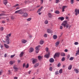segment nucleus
Instances as JSON below:
<instances>
[{
	"label": "nucleus",
	"mask_w": 79,
	"mask_h": 79,
	"mask_svg": "<svg viewBox=\"0 0 79 79\" xmlns=\"http://www.w3.org/2000/svg\"><path fill=\"white\" fill-rule=\"evenodd\" d=\"M25 11L26 10L24 9H20L19 10V14H21V15L24 14Z\"/></svg>",
	"instance_id": "nucleus-1"
},
{
	"label": "nucleus",
	"mask_w": 79,
	"mask_h": 79,
	"mask_svg": "<svg viewBox=\"0 0 79 79\" xmlns=\"http://www.w3.org/2000/svg\"><path fill=\"white\" fill-rule=\"evenodd\" d=\"M6 42L7 44H10V37H6Z\"/></svg>",
	"instance_id": "nucleus-2"
},
{
	"label": "nucleus",
	"mask_w": 79,
	"mask_h": 79,
	"mask_svg": "<svg viewBox=\"0 0 79 79\" xmlns=\"http://www.w3.org/2000/svg\"><path fill=\"white\" fill-rule=\"evenodd\" d=\"M60 55V53L59 52L56 53L54 55V58H55L56 57H59Z\"/></svg>",
	"instance_id": "nucleus-3"
},
{
	"label": "nucleus",
	"mask_w": 79,
	"mask_h": 79,
	"mask_svg": "<svg viewBox=\"0 0 79 79\" xmlns=\"http://www.w3.org/2000/svg\"><path fill=\"white\" fill-rule=\"evenodd\" d=\"M68 23V22H67V21H64L63 23L62 24V26H64V27H66V25Z\"/></svg>",
	"instance_id": "nucleus-4"
},
{
	"label": "nucleus",
	"mask_w": 79,
	"mask_h": 79,
	"mask_svg": "<svg viewBox=\"0 0 79 79\" xmlns=\"http://www.w3.org/2000/svg\"><path fill=\"white\" fill-rule=\"evenodd\" d=\"M32 59L33 60L32 61L33 64H35V63H37V59H34V58H32Z\"/></svg>",
	"instance_id": "nucleus-5"
},
{
	"label": "nucleus",
	"mask_w": 79,
	"mask_h": 79,
	"mask_svg": "<svg viewBox=\"0 0 79 79\" xmlns=\"http://www.w3.org/2000/svg\"><path fill=\"white\" fill-rule=\"evenodd\" d=\"M47 32H48V33H49L50 34L53 33V31H52V30L50 29H48L47 30Z\"/></svg>",
	"instance_id": "nucleus-6"
},
{
	"label": "nucleus",
	"mask_w": 79,
	"mask_h": 79,
	"mask_svg": "<svg viewBox=\"0 0 79 79\" xmlns=\"http://www.w3.org/2000/svg\"><path fill=\"white\" fill-rule=\"evenodd\" d=\"M50 53H48L47 54H46L44 55V57H46V58H48L50 57Z\"/></svg>",
	"instance_id": "nucleus-7"
},
{
	"label": "nucleus",
	"mask_w": 79,
	"mask_h": 79,
	"mask_svg": "<svg viewBox=\"0 0 79 79\" xmlns=\"http://www.w3.org/2000/svg\"><path fill=\"white\" fill-rule=\"evenodd\" d=\"M34 51V49L32 48H31L29 50V53H31Z\"/></svg>",
	"instance_id": "nucleus-8"
},
{
	"label": "nucleus",
	"mask_w": 79,
	"mask_h": 79,
	"mask_svg": "<svg viewBox=\"0 0 79 79\" xmlns=\"http://www.w3.org/2000/svg\"><path fill=\"white\" fill-rule=\"evenodd\" d=\"M35 52L36 53H39V49L38 48V47H35Z\"/></svg>",
	"instance_id": "nucleus-9"
},
{
	"label": "nucleus",
	"mask_w": 79,
	"mask_h": 79,
	"mask_svg": "<svg viewBox=\"0 0 79 79\" xmlns=\"http://www.w3.org/2000/svg\"><path fill=\"white\" fill-rule=\"evenodd\" d=\"M43 58V57L42 56H38V60H41Z\"/></svg>",
	"instance_id": "nucleus-10"
},
{
	"label": "nucleus",
	"mask_w": 79,
	"mask_h": 79,
	"mask_svg": "<svg viewBox=\"0 0 79 79\" xmlns=\"http://www.w3.org/2000/svg\"><path fill=\"white\" fill-rule=\"evenodd\" d=\"M49 61L50 63H53L54 62V59L51 58L49 59Z\"/></svg>",
	"instance_id": "nucleus-11"
},
{
	"label": "nucleus",
	"mask_w": 79,
	"mask_h": 79,
	"mask_svg": "<svg viewBox=\"0 0 79 79\" xmlns=\"http://www.w3.org/2000/svg\"><path fill=\"white\" fill-rule=\"evenodd\" d=\"M68 7L67 6H64L62 7V11L63 12H64V9H65V8H67Z\"/></svg>",
	"instance_id": "nucleus-12"
},
{
	"label": "nucleus",
	"mask_w": 79,
	"mask_h": 79,
	"mask_svg": "<svg viewBox=\"0 0 79 79\" xmlns=\"http://www.w3.org/2000/svg\"><path fill=\"white\" fill-rule=\"evenodd\" d=\"M42 8H43V6H42L40 9H38L37 11V13H39L42 10Z\"/></svg>",
	"instance_id": "nucleus-13"
},
{
	"label": "nucleus",
	"mask_w": 79,
	"mask_h": 79,
	"mask_svg": "<svg viewBox=\"0 0 79 79\" xmlns=\"http://www.w3.org/2000/svg\"><path fill=\"white\" fill-rule=\"evenodd\" d=\"M71 69H72V65H70L68 67V69H69V70H71Z\"/></svg>",
	"instance_id": "nucleus-14"
},
{
	"label": "nucleus",
	"mask_w": 79,
	"mask_h": 79,
	"mask_svg": "<svg viewBox=\"0 0 79 79\" xmlns=\"http://www.w3.org/2000/svg\"><path fill=\"white\" fill-rule=\"evenodd\" d=\"M58 19L61 21H63V20L64 19V17H60Z\"/></svg>",
	"instance_id": "nucleus-15"
},
{
	"label": "nucleus",
	"mask_w": 79,
	"mask_h": 79,
	"mask_svg": "<svg viewBox=\"0 0 79 79\" xmlns=\"http://www.w3.org/2000/svg\"><path fill=\"white\" fill-rule=\"evenodd\" d=\"M39 63H36L34 66V67L35 68H37L38 66H39Z\"/></svg>",
	"instance_id": "nucleus-16"
},
{
	"label": "nucleus",
	"mask_w": 79,
	"mask_h": 79,
	"mask_svg": "<svg viewBox=\"0 0 79 79\" xmlns=\"http://www.w3.org/2000/svg\"><path fill=\"white\" fill-rule=\"evenodd\" d=\"M22 42L23 44H25V43L27 42V40H22Z\"/></svg>",
	"instance_id": "nucleus-17"
},
{
	"label": "nucleus",
	"mask_w": 79,
	"mask_h": 79,
	"mask_svg": "<svg viewBox=\"0 0 79 79\" xmlns=\"http://www.w3.org/2000/svg\"><path fill=\"white\" fill-rule=\"evenodd\" d=\"M23 55H24V52H21L20 54L19 55L20 57H22L23 56Z\"/></svg>",
	"instance_id": "nucleus-18"
},
{
	"label": "nucleus",
	"mask_w": 79,
	"mask_h": 79,
	"mask_svg": "<svg viewBox=\"0 0 79 79\" xmlns=\"http://www.w3.org/2000/svg\"><path fill=\"white\" fill-rule=\"evenodd\" d=\"M44 40H41L40 41V44L41 45H42L43 44H44Z\"/></svg>",
	"instance_id": "nucleus-19"
},
{
	"label": "nucleus",
	"mask_w": 79,
	"mask_h": 79,
	"mask_svg": "<svg viewBox=\"0 0 79 79\" xmlns=\"http://www.w3.org/2000/svg\"><path fill=\"white\" fill-rule=\"evenodd\" d=\"M48 16L49 18H52V14L50 13H48Z\"/></svg>",
	"instance_id": "nucleus-20"
},
{
	"label": "nucleus",
	"mask_w": 79,
	"mask_h": 79,
	"mask_svg": "<svg viewBox=\"0 0 79 79\" xmlns=\"http://www.w3.org/2000/svg\"><path fill=\"white\" fill-rule=\"evenodd\" d=\"M60 44V42L59 41L57 42L55 44H56V47H58V45Z\"/></svg>",
	"instance_id": "nucleus-21"
},
{
	"label": "nucleus",
	"mask_w": 79,
	"mask_h": 79,
	"mask_svg": "<svg viewBox=\"0 0 79 79\" xmlns=\"http://www.w3.org/2000/svg\"><path fill=\"white\" fill-rule=\"evenodd\" d=\"M74 71H75L76 73H79V70L76 69H74Z\"/></svg>",
	"instance_id": "nucleus-22"
},
{
	"label": "nucleus",
	"mask_w": 79,
	"mask_h": 79,
	"mask_svg": "<svg viewBox=\"0 0 79 79\" xmlns=\"http://www.w3.org/2000/svg\"><path fill=\"white\" fill-rule=\"evenodd\" d=\"M60 55L62 56H65V53L63 52H61Z\"/></svg>",
	"instance_id": "nucleus-23"
},
{
	"label": "nucleus",
	"mask_w": 79,
	"mask_h": 79,
	"mask_svg": "<svg viewBox=\"0 0 79 79\" xmlns=\"http://www.w3.org/2000/svg\"><path fill=\"white\" fill-rule=\"evenodd\" d=\"M4 46L6 48H9V46L6 44H4Z\"/></svg>",
	"instance_id": "nucleus-24"
},
{
	"label": "nucleus",
	"mask_w": 79,
	"mask_h": 79,
	"mask_svg": "<svg viewBox=\"0 0 79 79\" xmlns=\"http://www.w3.org/2000/svg\"><path fill=\"white\" fill-rule=\"evenodd\" d=\"M53 37L54 39H57V35H53Z\"/></svg>",
	"instance_id": "nucleus-25"
},
{
	"label": "nucleus",
	"mask_w": 79,
	"mask_h": 79,
	"mask_svg": "<svg viewBox=\"0 0 79 79\" xmlns=\"http://www.w3.org/2000/svg\"><path fill=\"white\" fill-rule=\"evenodd\" d=\"M55 13H56V14H60V11H59L58 10H56L55 11Z\"/></svg>",
	"instance_id": "nucleus-26"
},
{
	"label": "nucleus",
	"mask_w": 79,
	"mask_h": 79,
	"mask_svg": "<svg viewBox=\"0 0 79 79\" xmlns=\"http://www.w3.org/2000/svg\"><path fill=\"white\" fill-rule=\"evenodd\" d=\"M79 47L78 48V51L76 52V55H79Z\"/></svg>",
	"instance_id": "nucleus-27"
},
{
	"label": "nucleus",
	"mask_w": 79,
	"mask_h": 79,
	"mask_svg": "<svg viewBox=\"0 0 79 79\" xmlns=\"http://www.w3.org/2000/svg\"><path fill=\"white\" fill-rule=\"evenodd\" d=\"M23 16L25 17H27V13H24Z\"/></svg>",
	"instance_id": "nucleus-28"
},
{
	"label": "nucleus",
	"mask_w": 79,
	"mask_h": 79,
	"mask_svg": "<svg viewBox=\"0 0 79 79\" xmlns=\"http://www.w3.org/2000/svg\"><path fill=\"white\" fill-rule=\"evenodd\" d=\"M11 19L12 20H14L15 19V17L13 16H11Z\"/></svg>",
	"instance_id": "nucleus-29"
},
{
	"label": "nucleus",
	"mask_w": 79,
	"mask_h": 79,
	"mask_svg": "<svg viewBox=\"0 0 79 79\" xmlns=\"http://www.w3.org/2000/svg\"><path fill=\"white\" fill-rule=\"evenodd\" d=\"M48 23V20H46L45 22H44V23L45 24H47Z\"/></svg>",
	"instance_id": "nucleus-30"
},
{
	"label": "nucleus",
	"mask_w": 79,
	"mask_h": 79,
	"mask_svg": "<svg viewBox=\"0 0 79 79\" xmlns=\"http://www.w3.org/2000/svg\"><path fill=\"white\" fill-rule=\"evenodd\" d=\"M29 2V1H26L25 2V3L26 4H28Z\"/></svg>",
	"instance_id": "nucleus-31"
},
{
	"label": "nucleus",
	"mask_w": 79,
	"mask_h": 79,
	"mask_svg": "<svg viewBox=\"0 0 79 79\" xmlns=\"http://www.w3.org/2000/svg\"><path fill=\"white\" fill-rule=\"evenodd\" d=\"M74 60V57H71L69 59V60H70L71 61H72V60Z\"/></svg>",
	"instance_id": "nucleus-32"
},
{
	"label": "nucleus",
	"mask_w": 79,
	"mask_h": 79,
	"mask_svg": "<svg viewBox=\"0 0 79 79\" xmlns=\"http://www.w3.org/2000/svg\"><path fill=\"white\" fill-rule=\"evenodd\" d=\"M11 33H10L9 34L7 35L6 37H11Z\"/></svg>",
	"instance_id": "nucleus-33"
},
{
	"label": "nucleus",
	"mask_w": 79,
	"mask_h": 79,
	"mask_svg": "<svg viewBox=\"0 0 79 79\" xmlns=\"http://www.w3.org/2000/svg\"><path fill=\"white\" fill-rule=\"evenodd\" d=\"M3 29L4 28L3 27H1L0 28V31H3Z\"/></svg>",
	"instance_id": "nucleus-34"
},
{
	"label": "nucleus",
	"mask_w": 79,
	"mask_h": 79,
	"mask_svg": "<svg viewBox=\"0 0 79 79\" xmlns=\"http://www.w3.org/2000/svg\"><path fill=\"white\" fill-rule=\"evenodd\" d=\"M63 72V70H62V69H61L60 70H59V73L60 74H61Z\"/></svg>",
	"instance_id": "nucleus-35"
},
{
	"label": "nucleus",
	"mask_w": 79,
	"mask_h": 79,
	"mask_svg": "<svg viewBox=\"0 0 79 79\" xmlns=\"http://www.w3.org/2000/svg\"><path fill=\"white\" fill-rule=\"evenodd\" d=\"M15 61H10V64H13L14 63H15Z\"/></svg>",
	"instance_id": "nucleus-36"
},
{
	"label": "nucleus",
	"mask_w": 79,
	"mask_h": 79,
	"mask_svg": "<svg viewBox=\"0 0 79 79\" xmlns=\"http://www.w3.org/2000/svg\"><path fill=\"white\" fill-rule=\"evenodd\" d=\"M32 19V18H29L28 19H27V21H31Z\"/></svg>",
	"instance_id": "nucleus-37"
},
{
	"label": "nucleus",
	"mask_w": 79,
	"mask_h": 79,
	"mask_svg": "<svg viewBox=\"0 0 79 79\" xmlns=\"http://www.w3.org/2000/svg\"><path fill=\"white\" fill-rule=\"evenodd\" d=\"M5 16V14L3 13L0 14V16Z\"/></svg>",
	"instance_id": "nucleus-38"
},
{
	"label": "nucleus",
	"mask_w": 79,
	"mask_h": 79,
	"mask_svg": "<svg viewBox=\"0 0 79 79\" xmlns=\"http://www.w3.org/2000/svg\"><path fill=\"white\" fill-rule=\"evenodd\" d=\"M3 2V3L4 4V5H6V4H7V3H8V2L7 1H6L5 2Z\"/></svg>",
	"instance_id": "nucleus-39"
},
{
	"label": "nucleus",
	"mask_w": 79,
	"mask_h": 79,
	"mask_svg": "<svg viewBox=\"0 0 79 79\" xmlns=\"http://www.w3.org/2000/svg\"><path fill=\"white\" fill-rule=\"evenodd\" d=\"M26 68H29V64H27V65L25 66Z\"/></svg>",
	"instance_id": "nucleus-40"
},
{
	"label": "nucleus",
	"mask_w": 79,
	"mask_h": 79,
	"mask_svg": "<svg viewBox=\"0 0 79 79\" xmlns=\"http://www.w3.org/2000/svg\"><path fill=\"white\" fill-rule=\"evenodd\" d=\"M55 2H56V3H59V2H60V0H56Z\"/></svg>",
	"instance_id": "nucleus-41"
},
{
	"label": "nucleus",
	"mask_w": 79,
	"mask_h": 79,
	"mask_svg": "<svg viewBox=\"0 0 79 79\" xmlns=\"http://www.w3.org/2000/svg\"><path fill=\"white\" fill-rule=\"evenodd\" d=\"M59 74V72H58V71H56L55 72L56 75H57V74Z\"/></svg>",
	"instance_id": "nucleus-42"
},
{
	"label": "nucleus",
	"mask_w": 79,
	"mask_h": 79,
	"mask_svg": "<svg viewBox=\"0 0 79 79\" xmlns=\"http://www.w3.org/2000/svg\"><path fill=\"white\" fill-rule=\"evenodd\" d=\"M65 60V58L64 57H63L62 59V61H64Z\"/></svg>",
	"instance_id": "nucleus-43"
},
{
	"label": "nucleus",
	"mask_w": 79,
	"mask_h": 79,
	"mask_svg": "<svg viewBox=\"0 0 79 79\" xmlns=\"http://www.w3.org/2000/svg\"><path fill=\"white\" fill-rule=\"evenodd\" d=\"M71 4H73L74 3V0H71Z\"/></svg>",
	"instance_id": "nucleus-44"
},
{
	"label": "nucleus",
	"mask_w": 79,
	"mask_h": 79,
	"mask_svg": "<svg viewBox=\"0 0 79 79\" xmlns=\"http://www.w3.org/2000/svg\"><path fill=\"white\" fill-rule=\"evenodd\" d=\"M46 51L47 52H48V48H46Z\"/></svg>",
	"instance_id": "nucleus-45"
},
{
	"label": "nucleus",
	"mask_w": 79,
	"mask_h": 79,
	"mask_svg": "<svg viewBox=\"0 0 79 79\" xmlns=\"http://www.w3.org/2000/svg\"><path fill=\"white\" fill-rule=\"evenodd\" d=\"M78 44H79V43H78V42H75L74 43V44L77 45H78Z\"/></svg>",
	"instance_id": "nucleus-46"
},
{
	"label": "nucleus",
	"mask_w": 79,
	"mask_h": 79,
	"mask_svg": "<svg viewBox=\"0 0 79 79\" xmlns=\"http://www.w3.org/2000/svg\"><path fill=\"white\" fill-rule=\"evenodd\" d=\"M19 10H17L15 12V13H19Z\"/></svg>",
	"instance_id": "nucleus-47"
},
{
	"label": "nucleus",
	"mask_w": 79,
	"mask_h": 79,
	"mask_svg": "<svg viewBox=\"0 0 79 79\" xmlns=\"http://www.w3.org/2000/svg\"><path fill=\"white\" fill-rule=\"evenodd\" d=\"M60 66H61V64H60V63H59L57 65V66L58 67H60Z\"/></svg>",
	"instance_id": "nucleus-48"
},
{
	"label": "nucleus",
	"mask_w": 79,
	"mask_h": 79,
	"mask_svg": "<svg viewBox=\"0 0 79 79\" xmlns=\"http://www.w3.org/2000/svg\"><path fill=\"white\" fill-rule=\"evenodd\" d=\"M44 37H47V34H45L44 35Z\"/></svg>",
	"instance_id": "nucleus-49"
},
{
	"label": "nucleus",
	"mask_w": 79,
	"mask_h": 79,
	"mask_svg": "<svg viewBox=\"0 0 79 79\" xmlns=\"http://www.w3.org/2000/svg\"><path fill=\"white\" fill-rule=\"evenodd\" d=\"M15 56V55H11L10 56L11 58H13Z\"/></svg>",
	"instance_id": "nucleus-50"
},
{
	"label": "nucleus",
	"mask_w": 79,
	"mask_h": 79,
	"mask_svg": "<svg viewBox=\"0 0 79 79\" xmlns=\"http://www.w3.org/2000/svg\"><path fill=\"white\" fill-rule=\"evenodd\" d=\"M49 71H52V67H50L49 68Z\"/></svg>",
	"instance_id": "nucleus-51"
},
{
	"label": "nucleus",
	"mask_w": 79,
	"mask_h": 79,
	"mask_svg": "<svg viewBox=\"0 0 79 79\" xmlns=\"http://www.w3.org/2000/svg\"><path fill=\"white\" fill-rule=\"evenodd\" d=\"M15 69V72H17L18 71V68L16 69Z\"/></svg>",
	"instance_id": "nucleus-52"
},
{
	"label": "nucleus",
	"mask_w": 79,
	"mask_h": 79,
	"mask_svg": "<svg viewBox=\"0 0 79 79\" xmlns=\"http://www.w3.org/2000/svg\"><path fill=\"white\" fill-rule=\"evenodd\" d=\"M19 6V4H16L14 6V7H16V6Z\"/></svg>",
	"instance_id": "nucleus-53"
},
{
	"label": "nucleus",
	"mask_w": 79,
	"mask_h": 79,
	"mask_svg": "<svg viewBox=\"0 0 79 79\" xmlns=\"http://www.w3.org/2000/svg\"><path fill=\"white\" fill-rule=\"evenodd\" d=\"M13 68L14 69H17L18 68H17V67H16L15 66H14L13 67Z\"/></svg>",
	"instance_id": "nucleus-54"
},
{
	"label": "nucleus",
	"mask_w": 79,
	"mask_h": 79,
	"mask_svg": "<svg viewBox=\"0 0 79 79\" xmlns=\"http://www.w3.org/2000/svg\"><path fill=\"white\" fill-rule=\"evenodd\" d=\"M8 71H9V73L8 74V75H10V73H11V71L10 70H9Z\"/></svg>",
	"instance_id": "nucleus-55"
},
{
	"label": "nucleus",
	"mask_w": 79,
	"mask_h": 79,
	"mask_svg": "<svg viewBox=\"0 0 79 79\" xmlns=\"http://www.w3.org/2000/svg\"><path fill=\"white\" fill-rule=\"evenodd\" d=\"M65 27H67V28H68V27H69V25L68 24H67L65 26Z\"/></svg>",
	"instance_id": "nucleus-56"
},
{
	"label": "nucleus",
	"mask_w": 79,
	"mask_h": 79,
	"mask_svg": "<svg viewBox=\"0 0 79 79\" xmlns=\"http://www.w3.org/2000/svg\"><path fill=\"white\" fill-rule=\"evenodd\" d=\"M17 61L19 63L21 62V60H18Z\"/></svg>",
	"instance_id": "nucleus-57"
},
{
	"label": "nucleus",
	"mask_w": 79,
	"mask_h": 79,
	"mask_svg": "<svg viewBox=\"0 0 79 79\" xmlns=\"http://www.w3.org/2000/svg\"><path fill=\"white\" fill-rule=\"evenodd\" d=\"M70 57V55H68V56H67V58H68V59H69V58Z\"/></svg>",
	"instance_id": "nucleus-58"
},
{
	"label": "nucleus",
	"mask_w": 79,
	"mask_h": 79,
	"mask_svg": "<svg viewBox=\"0 0 79 79\" xmlns=\"http://www.w3.org/2000/svg\"><path fill=\"white\" fill-rule=\"evenodd\" d=\"M60 29L61 30V29H63V26H60Z\"/></svg>",
	"instance_id": "nucleus-59"
},
{
	"label": "nucleus",
	"mask_w": 79,
	"mask_h": 79,
	"mask_svg": "<svg viewBox=\"0 0 79 79\" xmlns=\"http://www.w3.org/2000/svg\"><path fill=\"white\" fill-rule=\"evenodd\" d=\"M41 4H42V3H44V0H41Z\"/></svg>",
	"instance_id": "nucleus-60"
},
{
	"label": "nucleus",
	"mask_w": 79,
	"mask_h": 79,
	"mask_svg": "<svg viewBox=\"0 0 79 79\" xmlns=\"http://www.w3.org/2000/svg\"><path fill=\"white\" fill-rule=\"evenodd\" d=\"M36 47H38V48H40V45H39L38 46H36Z\"/></svg>",
	"instance_id": "nucleus-61"
},
{
	"label": "nucleus",
	"mask_w": 79,
	"mask_h": 79,
	"mask_svg": "<svg viewBox=\"0 0 79 79\" xmlns=\"http://www.w3.org/2000/svg\"><path fill=\"white\" fill-rule=\"evenodd\" d=\"M14 79H18V77H14Z\"/></svg>",
	"instance_id": "nucleus-62"
},
{
	"label": "nucleus",
	"mask_w": 79,
	"mask_h": 79,
	"mask_svg": "<svg viewBox=\"0 0 79 79\" xmlns=\"http://www.w3.org/2000/svg\"><path fill=\"white\" fill-rule=\"evenodd\" d=\"M19 8H20V7H17L16 9V10H18V9H19Z\"/></svg>",
	"instance_id": "nucleus-63"
},
{
	"label": "nucleus",
	"mask_w": 79,
	"mask_h": 79,
	"mask_svg": "<svg viewBox=\"0 0 79 79\" xmlns=\"http://www.w3.org/2000/svg\"><path fill=\"white\" fill-rule=\"evenodd\" d=\"M4 57L6 58V54H5L4 55Z\"/></svg>",
	"instance_id": "nucleus-64"
}]
</instances>
